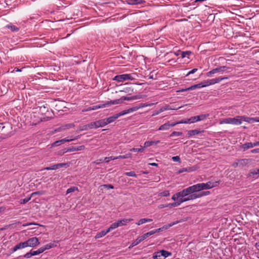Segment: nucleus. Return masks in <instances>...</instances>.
Masks as SVG:
<instances>
[{
    "label": "nucleus",
    "mask_w": 259,
    "mask_h": 259,
    "mask_svg": "<svg viewBox=\"0 0 259 259\" xmlns=\"http://www.w3.org/2000/svg\"><path fill=\"white\" fill-rule=\"evenodd\" d=\"M219 182H208L206 183H199L193 186H190L191 191H201L203 190H207L217 187L219 185Z\"/></svg>",
    "instance_id": "1"
},
{
    "label": "nucleus",
    "mask_w": 259,
    "mask_h": 259,
    "mask_svg": "<svg viewBox=\"0 0 259 259\" xmlns=\"http://www.w3.org/2000/svg\"><path fill=\"white\" fill-rule=\"evenodd\" d=\"M155 104L156 103H150V104L141 103V104H140L136 105L134 107H131L128 109L123 110V111H122V112L123 115H124L126 114L136 111L141 108L148 107V106H151L153 105H155Z\"/></svg>",
    "instance_id": "2"
},
{
    "label": "nucleus",
    "mask_w": 259,
    "mask_h": 259,
    "mask_svg": "<svg viewBox=\"0 0 259 259\" xmlns=\"http://www.w3.org/2000/svg\"><path fill=\"white\" fill-rule=\"evenodd\" d=\"M237 116L234 118H227L224 119L220 121L221 124H232L234 125H240L241 124V118Z\"/></svg>",
    "instance_id": "3"
},
{
    "label": "nucleus",
    "mask_w": 259,
    "mask_h": 259,
    "mask_svg": "<svg viewBox=\"0 0 259 259\" xmlns=\"http://www.w3.org/2000/svg\"><path fill=\"white\" fill-rule=\"evenodd\" d=\"M12 128L11 124L8 123H5L4 126H2L1 132L2 135V139H5L11 136Z\"/></svg>",
    "instance_id": "4"
},
{
    "label": "nucleus",
    "mask_w": 259,
    "mask_h": 259,
    "mask_svg": "<svg viewBox=\"0 0 259 259\" xmlns=\"http://www.w3.org/2000/svg\"><path fill=\"white\" fill-rule=\"evenodd\" d=\"M190 189L189 187L183 189L182 191L175 194L171 197V199L178 201V200L180 198H184L187 196L188 194L190 193Z\"/></svg>",
    "instance_id": "5"
},
{
    "label": "nucleus",
    "mask_w": 259,
    "mask_h": 259,
    "mask_svg": "<svg viewBox=\"0 0 259 259\" xmlns=\"http://www.w3.org/2000/svg\"><path fill=\"white\" fill-rule=\"evenodd\" d=\"M134 78L132 77L131 74H123L121 75H117L115 76L113 78V80L117 81L118 82H123L127 80H133Z\"/></svg>",
    "instance_id": "6"
},
{
    "label": "nucleus",
    "mask_w": 259,
    "mask_h": 259,
    "mask_svg": "<svg viewBox=\"0 0 259 259\" xmlns=\"http://www.w3.org/2000/svg\"><path fill=\"white\" fill-rule=\"evenodd\" d=\"M171 255L170 252L161 250L155 253L153 258L156 259H165L166 257Z\"/></svg>",
    "instance_id": "7"
},
{
    "label": "nucleus",
    "mask_w": 259,
    "mask_h": 259,
    "mask_svg": "<svg viewBox=\"0 0 259 259\" xmlns=\"http://www.w3.org/2000/svg\"><path fill=\"white\" fill-rule=\"evenodd\" d=\"M199 192L200 191L193 192L192 191H190V193L188 194L187 196L182 198L183 200H184V202L200 198L199 193H197V192Z\"/></svg>",
    "instance_id": "8"
},
{
    "label": "nucleus",
    "mask_w": 259,
    "mask_h": 259,
    "mask_svg": "<svg viewBox=\"0 0 259 259\" xmlns=\"http://www.w3.org/2000/svg\"><path fill=\"white\" fill-rule=\"evenodd\" d=\"M26 247H33L39 244V242L37 237H34L29 238L27 241H25Z\"/></svg>",
    "instance_id": "9"
},
{
    "label": "nucleus",
    "mask_w": 259,
    "mask_h": 259,
    "mask_svg": "<svg viewBox=\"0 0 259 259\" xmlns=\"http://www.w3.org/2000/svg\"><path fill=\"white\" fill-rule=\"evenodd\" d=\"M123 115L122 114V111H121L120 112L115 114L112 116H110L107 118L103 119L105 126L109 123L114 122L118 117Z\"/></svg>",
    "instance_id": "10"
},
{
    "label": "nucleus",
    "mask_w": 259,
    "mask_h": 259,
    "mask_svg": "<svg viewBox=\"0 0 259 259\" xmlns=\"http://www.w3.org/2000/svg\"><path fill=\"white\" fill-rule=\"evenodd\" d=\"M209 114H201L198 116H192L190 117V120L191 121V123H195L197 121H202L205 119L208 116Z\"/></svg>",
    "instance_id": "11"
},
{
    "label": "nucleus",
    "mask_w": 259,
    "mask_h": 259,
    "mask_svg": "<svg viewBox=\"0 0 259 259\" xmlns=\"http://www.w3.org/2000/svg\"><path fill=\"white\" fill-rule=\"evenodd\" d=\"M227 69H228V67H227L226 66H221L220 67L216 68L215 69L211 70L207 73V75L208 76H209L211 74H214L217 72H225L227 70Z\"/></svg>",
    "instance_id": "12"
},
{
    "label": "nucleus",
    "mask_w": 259,
    "mask_h": 259,
    "mask_svg": "<svg viewBox=\"0 0 259 259\" xmlns=\"http://www.w3.org/2000/svg\"><path fill=\"white\" fill-rule=\"evenodd\" d=\"M105 126L103 119H101L95 122H92L90 123L89 126L91 127L92 129L94 128H98L100 127H104Z\"/></svg>",
    "instance_id": "13"
},
{
    "label": "nucleus",
    "mask_w": 259,
    "mask_h": 259,
    "mask_svg": "<svg viewBox=\"0 0 259 259\" xmlns=\"http://www.w3.org/2000/svg\"><path fill=\"white\" fill-rule=\"evenodd\" d=\"M143 97H144L143 95H135V96H131V97L122 96L121 97V102L122 103L124 100L132 101V100H137V99H142V98H143Z\"/></svg>",
    "instance_id": "14"
},
{
    "label": "nucleus",
    "mask_w": 259,
    "mask_h": 259,
    "mask_svg": "<svg viewBox=\"0 0 259 259\" xmlns=\"http://www.w3.org/2000/svg\"><path fill=\"white\" fill-rule=\"evenodd\" d=\"M79 138V136H78L77 137H76V138H75L74 139L64 138V139H61L60 140L57 141L55 142L54 143H53L52 144V147L58 146V144H57V143H65V142H71V141H73L74 140L77 139Z\"/></svg>",
    "instance_id": "15"
},
{
    "label": "nucleus",
    "mask_w": 259,
    "mask_h": 259,
    "mask_svg": "<svg viewBox=\"0 0 259 259\" xmlns=\"http://www.w3.org/2000/svg\"><path fill=\"white\" fill-rule=\"evenodd\" d=\"M146 237L145 236V234L142 235L141 236H139L131 245L130 248L133 247L138 244H139L141 242L146 239Z\"/></svg>",
    "instance_id": "16"
},
{
    "label": "nucleus",
    "mask_w": 259,
    "mask_h": 259,
    "mask_svg": "<svg viewBox=\"0 0 259 259\" xmlns=\"http://www.w3.org/2000/svg\"><path fill=\"white\" fill-rule=\"evenodd\" d=\"M228 79V77H218V78H212L211 79H208V84H209V85H213L217 83L220 82V81H221L224 79Z\"/></svg>",
    "instance_id": "17"
},
{
    "label": "nucleus",
    "mask_w": 259,
    "mask_h": 259,
    "mask_svg": "<svg viewBox=\"0 0 259 259\" xmlns=\"http://www.w3.org/2000/svg\"><path fill=\"white\" fill-rule=\"evenodd\" d=\"M122 104L121 98L119 99H116L110 101H107L105 103H104L105 107L111 105H115V104Z\"/></svg>",
    "instance_id": "18"
},
{
    "label": "nucleus",
    "mask_w": 259,
    "mask_h": 259,
    "mask_svg": "<svg viewBox=\"0 0 259 259\" xmlns=\"http://www.w3.org/2000/svg\"><path fill=\"white\" fill-rule=\"evenodd\" d=\"M133 221L132 219H124L121 220H118L117 221V223L118 227L122 226H125L130 222Z\"/></svg>",
    "instance_id": "19"
},
{
    "label": "nucleus",
    "mask_w": 259,
    "mask_h": 259,
    "mask_svg": "<svg viewBox=\"0 0 259 259\" xmlns=\"http://www.w3.org/2000/svg\"><path fill=\"white\" fill-rule=\"evenodd\" d=\"M239 118H241V121H244L246 122H247L248 123H250L252 122H256V118H251V117H246L245 116H239Z\"/></svg>",
    "instance_id": "20"
},
{
    "label": "nucleus",
    "mask_w": 259,
    "mask_h": 259,
    "mask_svg": "<svg viewBox=\"0 0 259 259\" xmlns=\"http://www.w3.org/2000/svg\"><path fill=\"white\" fill-rule=\"evenodd\" d=\"M172 109L171 108H170L168 105H166L164 107H161L159 110L156 111L154 113L152 114V116H155L157 115L160 113L163 112L164 111L167 110H171Z\"/></svg>",
    "instance_id": "21"
},
{
    "label": "nucleus",
    "mask_w": 259,
    "mask_h": 259,
    "mask_svg": "<svg viewBox=\"0 0 259 259\" xmlns=\"http://www.w3.org/2000/svg\"><path fill=\"white\" fill-rule=\"evenodd\" d=\"M160 143V141H146L144 143V148H147L148 147H150L151 146H152L153 145H157L158 143Z\"/></svg>",
    "instance_id": "22"
},
{
    "label": "nucleus",
    "mask_w": 259,
    "mask_h": 259,
    "mask_svg": "<svg viewBox=\"0 0 259 259\" xmlns=\"http://www.w3.org/2000/svg\"><path fill=\"white\" fill-rule=\"evenodd\" d=\"M74 126V124H73V123L66 124L62 125V126L59 127L58 128V130H57V131H62V130H66V129H69V128L73 127Z\"/></svg>",
    "instance_id": "23"
},
{
    "label": "nucleus",
    "mask_w": 259,
    "mask_h": 259,
    "mask_svg": "<svg viewBox=\"0 0 259 259\" xmlns=\"http://www.w3.org/2000/svg\"><path fill=\"white\" fill-rule=\"evenodd\" d=\"M108 233H109V231L107 229L106 230H103L101 232L98 233L95 236V238L96 239L100 238L105 236Z\"/></svg>",
    "instance_id": "24"
},
{
    "label": "nucleus",
    "mask_w": 259,
    "mask_h": 259,
    "mask_svg": "<svg viewBox=\"0 0 259 259\" xmlns=\"http://www.w3.org/2000/svg\"><path fill=\"white\" fill-rule=\"evenodd\" d=\"M56 246V245L55 244V243H50L45 245L43 247H41V249H43V252H44L46 250L50 249V248H53Z\"/></svg>",
    "instance_id": "25"
},
{
    "label": "nucleus",
    "mask_w": 259,
    "mask_h": 259,
    "mask_svg": "<svg viewBox=\"0 0 259 259\" xmlns=\"http://www.w3.org/2000/svg\"><path fill=\"white\" fill-rule=\"evenodd\" d=\"M126 2L130 5L140 4L144 2L143 0H126Z\"/></svg>",
    "instance_id": "26"
},
{
    "label": "nucleus",
    "mask_w": 259,
    "mask_h": 259,
    "mask_svg": "<svg viewBox=\"0 0 259 259\" xmlns=\"http://www.w3.org/2000/svg\"><path fill=\"white\" fill-rule=\"evenodd\" d=\"M201 132L200 131L197 130H191L188 131V136L189 137H190L191 136L197 135L200 134Z\"/></svg>",
    "instance_id": "27"
},
{
    "label": "nucleus",
    "mask_w": 259,
    "mask_h": 259,
    "mask_svg": "<svg viewBox=\"0 0 259 259\" xmlns=\"http://www.w3.org/2000/svg\"><path fill=\"white\" fill-rule=\"evenodd\" d=\"M252 147H253L252 143H251V142L245 143V144H243L241 146V148L244 150V151H245V150H246L249 148H252Z\"/></svg>",
    "instance_id": "28"
},
{
    "label": "nucleus",
    "mask_w": 259,
    "mask_h": 259,
    "mask_svg": "<svg viewBox=\"0 0 259 259\" xmlns=\"http://www.w3.org/2000/svg\"><path fill=\"white\" fill-rule=\"evenodd\" d=\"M170 128V125H169V122H166L162 125H161L158 128L159 131H166L168 130Z\"/></svg>",
    "instance_id": "29"
},
{
    "label": "nucleus",
    "mask_w": 259,
    "mask_h": 259,
    "mask_svg": "<svg viewBox=\"0 0 259 259\" xmlns=\"http://www.w3.org/2000/svg\"><path fill=\"white\" fill-rule=\"evenodd\" d=\"M184 202V200H183L182 198H179V200H178V201H176L175 202L171 203L172 204V207H177L179 206L181 203Z\"/></svg>",
    "instance_id": "30"
},
{
    "label": "nucleus",
    "mask_w": 259,
    "mask_h": 259,
    "mask_svg": "<svg viewBox=\"0 0 259 259\" xmlns=\"http://www.w3.org/2000/svg\"><path fill=\"white\" fill-rule=\"evenodd\" d=\"M192 54V52L189 51L182 52L181 53V57L182 58H184L185 57H187L189 58L190 55Z\"/></svg>",
    "instance_id": "31"
},
{
    "label": "nucleus",
    "mask_w": 259,
    "mask_h": 259,
    "mask_svg": "<svg viewBox=\"0 0 259 259\" xmlns=\"http://www.w3.org/2000/svg\"><path fill=\"white\" fill-rule=\"evenodd\" d=\"M6 27H7L8 28L11 29V30L12 31H13V32L17 31L19 30V28L18 27H17L15 25H11V24L7 25L6 26Z\"/></svg>",
    "instance_id": "32"
},
{
    "label": "nucleus",
    "mask_w": 259,
    "mask_h": 259,
    "mask_svg": "<svg viewBox=\"0 0 259 259\" xmlns=\"http://www.w3.org/2000/svg\"><path fill=\"white\" fill-rule=\"evenodd\" d=\"M248 159H242L239 160V165L243 166L245 165H246L248 163Z\"/></svg>",
    "instance_id": "33"
},
{
    "label": "nucleus",
    "mask_w": 259,
    "mask_h": 259,
    "mask_svg": "<svg viewBox=\"0 0 259 259\" xmlns=\"http://www.w3.org/2000/svg\"><path fill=\"white\" fill-rule=\"evenodd\" d=\"M145 148L144 147H141L140 148H132L131 149H130V151H132V152H144V150H145Z\"/></svg>",
    "instance_id": "34"
},
{
    "label": "nucleus",
    "mask_w": 259,
    "mask_h": 259,
    "mask_svg": "<svg viewBox=\"0 0 259 259\" xmlns=\"http://www.w3.org/2000/svg\"><path fill=\"white\" fill-rule=\"evenodd\" d=\"M118 227V226L117 222H116L110 225V227L108 229H107V230H108V231L109 232L110 231H111V230H112L113 229H116V228H117Z\"/></svg>",
    "instance_id": "35"
},
{
    "label": "nucleus",
    "mask_w": 259,
    "mask_h": 259,
    "mask_svg": "<svg viewBox=\"0 0 259 259\" xmlns=\"http://www.w3.org/2000/svg\"><path fill=\"white\" fill-rule=\"evenodd\" d=\"M130 157H131V153H128V154H126L123 155H119L118 156L116 157V158H117V159H126V158H130Z\"/></svg>",
    "instance_id": "36"
},
{
    "label": "nucleus",
    "mask_w": 259,
    "mask_h": 259,
    "mask_svg": "<svg viewBox=\"0 0 259 259\" xmlns=\"http://www.w3.org/2000/svg\"><path fill=\"white\" fill-rule=\"evenodd\" d=\"M73 151H76L75 147H72L67 149H64L63 154H64L66 152H70Z\"/></svg>",
    "instance_id": "37"
},
{
    "label": "nucleus",
    "mask_w": 259,
    "mask_h": 259,
    "mask_svg": "<svg viewBox=\"0 0 259 259\" xmlns=\"http://www.w3.org/2000/svg\"><path fill=\"white\" fill-rule=\"evenodd\" d=\"M201 88H202V86L201 83L200 82L198 84H195V85L190 87L189 89H191V90H194L196 89H200Z\"/></svg>",
    "instance_id": "38"
},
{
    "label": "nucleus",
    "mask_w": 259,
    "mask_h": 259,
    "mask_svg": "<svg viewBox=\"0 0 259 259\" xmlns=\"http://www.w3.org/2000/svg\"><path fill=\"white\" fill-rule=\"evenodd\" d=\"M124 175L127 176H129V177H135V178L137 177V175L133 171H131L130 172H126L124 173Z\"/></svg>",
    "instance_id": "39"
},
{
    "label": "nucleus",
    "mask_w": 259,
    "mask_h": 259,
    "mask_svg": "<svg viewBox=\"0 0 259 259\" xmlns=\"http://www.w3.org/2000/svg\"><path fill=\"white\" fill-rule=\"evenodd\" d=\"M91 107V109H92V110H95L100 108H105V105L104 104H103L99 105L93 106Z\"/></svg>",
    "instance_id": "40"
},
{
    "label": "nucleus",
    "mask_w": 259,
    "mask_h": 259,
    "mask_svg": "<svg viewBox=\"0 0 259 259\" xmlns=\"http://www.w3.org/2000/svg\"><path fill=\"white\" fill-rule=\"evenodd\" d=\"M58 169L57 164H54L50 167H46L44 168L45 170H55Z\"/></svg>",
    "instance_id": "41"
},
{
    "label": "nucleus",
    "mask_w": 259,
    "mask_h": 259,
    "mask_svg": "<svg viewBox=\"0 0 259 259\" xmlns=\"http://www.w3.org/2000/svg\"><path fill=\"white\" fill-rule=\"evenodd\" d=\"M32 251V254L33 255H38L40 253L43 252V249H41V247L39 248L38 250L35 251Z\"/></svg>",
    "instance_id": "42"
},
{
    "label": "nucleus",
    "mask_w": 259,
    "mask_h": 259,
    "mask_svg": "<svg viewBox=\"0 0 259 259\" xmlns=\"http://www.w3.org/2000/svg\"><path fill=\"white\" fill-rule=\"evenodd\" d=\"M57 165H58V168H61L63 167H68L70 165H69V163H58Z\"/></svg>",
    "instance_id": "43"
},
{
    "label": "nucleus",
    "mask_w": 259,
    "mask_h": 259,
    "mask_svg": "<svg viewBox=\"0 0 259 259\" xmlns=\"http://www.w3.org/2000/svg\"><path fill=\"white\" fill-rule=\"evenodd\" d=\"M75 190H78V188L75 187H72L69 189H68L66 191V194H68L70 193L73 192Z\"/></svg>",
    "instance_id": "44"
},
{
    "label": "nucleus",
    "mask_w": 259,
    "mask_h": 259,
    "mask_svg": "<svg viewBox=\"0 0 259 259\" xmlns=\"http://www.w3.org/2000/svg\"><path fill=\"white\" fill-rule=\"evenodd\" d=\"M115 159H117V158H116V157H114V156H110V157H105L104 159V161L105 162H109L110 160H115Z\"/></svg>",
    "instance_id": "45"
},
{
    "label": "nucleus",
    "mask_w": 259,
    "mask_h": 259,
    "mask_svg": "<svg viewBox=\"0 0 259 259\" xmlns=\"http://www.w3.org/2000/svg\"><path fill=\"white\" fill-rule=\"evenodd\" d=\"M183 135L182 132H173L170 135V137H174V136H181Z\"/></svg>",
    "instance_id": "46"
},
{
    "label": "nucleus",
    "mask_w": 259,
    "mask_h": 259,
    "mask_svg": "<svg viewBox=\"0 0 259 259\" xmlns=\"http://www.w3.org/2000/svg\"><path fill=\"white\" fill-rule=\"evenodd\" d=\"M17 245L19 249L27 247L25 241L18 244Z\"/></svg>",
    "instance_id": "47"
},
{
    "label": "nucleus",
    "mask_w": 259,
    "mask_h": 259,
    "mask_svg": "<svg viewBox=\"0 0 259 259\" xmlns=\"http://www.w3.org/2000/svg\"><path fill=\"white\" fill-rule=\"evenodd\" d=\"M156 233V230H152L150 232H148L145 234V236L146 237V238H148L150 236Z\"/></svg>",
    "instance_id": "48"
},
{
    "label": "nucleus",
    "mask_w": 259,
    "mask_h": 259,
    "mask_svg": "<svg viewBox=\"0 0 259 259\" xmlns=\"http://www.w3.org/2000/svg\"><path fill=\"white\" fill-rule=\"evenodd\" d=\"M146 218L141 219L138 222L136 223V225L138 226L141 225L144 223H146Z\"/></svg>",
    "instance_id": "49"
},
{
    "label": "nucleus",
    "mask_w": 259,
    "mask_h": 259,
    "mask_svg": "<svg viewBox=\"0 0 259 259\" xmlns=\"http://www.w3.org/2000/svg\"><path fill=\"white\" fill-rule=\"evenodd\" d=\"M179 123H180V124H181V123H185V124H187V123H191V121L190 120V118H188V119H185V120H182L180 121H179Z\"/></svg>",
    "instance_id": "50"
},
{
    "label": "nucleus",
    "mask_w": 259,
    "mask_h": 259,
    "mask_svg": "<svg viewBox=\"0 0 259 259\" xmlns=\"http://www.w3.org/2000/svg\"><path fill=\"white\" fill-rule=\"evenodd\" d=\"M31 196H30V197H29L28 198H25L23 199H22L21 200V204L26 203L27 202H28L31 199Z\"/></svg>",
    "instance_id": "51"
},
{
    "label": "nucleus",
    "mask_w": 259,
    "mask_h": 259,
    "mask_svg": "<svg viewBox=\"0 0 259 259\" xmlns=\"http://www.w3.org/2000/svg\"><path fill=\"white\" fill-rule=\"evenodd\" d=\"M169 194V192L168 191H164L161 192L159 195L162 196H168Z\"/></svg>",
    "instance_id": "52"
},
{
    "label": "nucleus",
    "mask_w": 259,
    "mask_h": 259,
    "mask_svg": "<svg viewBox=\"0 0 259 259\" xmlns=\"http://www.w3.org/2000/svg\"><path fill=\"white\" fill-rule=\"evenodd\" d=\"M200 197H202L204 196H206L209 194L210 192L209 191L205 192H199Z\"/></svg>",
    "instance_id": "53"
},
{
    "label": "nucleus",
    "mask_w": 259,
    "mask_h": 259,
    "mask_svg": "<svg viewBox=\"0 0 259 259\" xmlns=\"http://www.w3.org/2000/svg\"><path fill=\"white\" fill-rule=\"evenodd\" d=\"M101 187H103L104 188H107V189H113L114 187L113 185L111 184H104L101 186Z\"/></svg>",
    "instance_id": "54"
},
{
    "label": "nucleus",
    "mask_w": 259,
    "mask_h": 259,
    "mask_svg": "<svg viewBox=\"0 0 259 259\" xmlns=\"http://www.w3.org/2000/svg\"><path fill=\"white\" fill-rule=\"evenodd\" d=\"M44 194V192L43 191H39L33 192L31 194V196L32 197L33 195H43Z\"/></svg>",
    "instance_id": "55"
},
{
    "label": "nucleus",
    "mask_w": 259,
    "mask_h": 259,
    "mask_svg": "<svg viewBox=\"0 0 259 259\" xmlns=\"http://www.w3.org/2000/svg\"><path fill=\"white\" fill-rule=\"evenodd\" d=\"M90 123L86 124L83 126L82 128H80L79 131L88 130L89 129H92L91 127L89 126Z\"/></svg>",
    "instance_id": "56"
},
{
    "label": "nucleus",
    "mask_w": 259,
    "mask_h": 259,
    "mask_svg": "<svg viewBox=\"0 0 259 259\" xmlns=\"http://www.w3.org/2000/svg\"><path fill=\"white\" fill-rule=\"evenodd\" d=\"M197 71V69L194 68V69H192V70L190 71L189 72H188L187 73V74L186 75V76H188L191 74H193V73H195Z\"/></svg>",
    "instance_id": "57"
},
{
    "label": "nucleus",
    "mask_w": 259,
    "mask_h": 259,
    "mask_svg": "<svg viewBox=\"0 0 259 259\" xmlns=\"http://www.w3.org/2000/svg\"><path fill=\"white\" fill-rule=\"evenodd\" d=\"M33 255L32 254V251H31L29 252L26 253L25 254H24V257L26 258H29L31 257Z\"/></svg>",
    "instance_id": "58"
},
{
    "label": "nucleus",
    "mask_w": 259,
    "mask_h": 259,
    "mask_svg": "<svg viewBox=\"0 0 259 259\" xmlns=\"http://www.w3.org/2000/svg\"><path fill=\"white\" fill-rule=\"evenodd\" d=\"M202 88L209 86L208 80H204L201 82Z\"/></svg>",
    "instance_id": "59"
},
{
    "label": "nucleus",
    "mask_w": 259,
    "mask_h": 259,
    "mask_svg": "<svg viewBox=\"0 0 259 259\" xmlns=\"http://www.w3.org/2000/svg\"><path fill=\"white\" fill-rule=\"evenodd\" d=\"M172 160L175 162H180V158L178 156L172 157Z\"/></svg>",
    "instance_id": "60"
},
{
    "label": "nucleus",
    "mask_w": 259,
    "mask_h": 259,
    "mask_svg": "<svg viewBox=\"0 0 259 259\" xmlns=\"http://www.w3.org/2000/svg\"><path fill=\"white\" fill-rule=\"evenodd\" d=\"M85 147L83 145L75 147L76 151H81L84 149Z\"/></svg>",
    "instance_id": "61"
},
{
    "label": "nucleus",
    "mask_w": 259,
    "mask_h": 259,
    "mask_svg": "<svg viewBox=\"0 0 259 259\" xmlns=\"http://www.w3.org/2000/svg\"><path fill=\"white\" fill-rule=\"evenodd\" d=\"M238 165H239V160H237V161L234 162L232 163V166L235 168L237 167Z\"/></svg>",
    "instance_id": "62"
},
{
    "label": "nucleus",
    "mask_w": 259,
    "mask_h": 259,
    "mask_svg": "<svg viewBox=\"0 0 259 259\" xmlns=\"http://www.w3.org/2000/svg\"><path fill=\"white\" fill-rule=\"evenodd\" d=\"M103 162V160L101 159H97V160L95 161L93 163L96 164H99L100 163Z\"/></svg>",
    "instance_id": "63"
},
{
    "label": "nucleus",
    "mask_w": 259,
    "mask_h": 259,
    "mask_svg": "<svg viewBox=\"0 0 259 259\" xmlns=\"http://www.w3.org/2000/svg\"><path fill=\"white\" fill-rule=\"evenodd\" d=\"M187 172L186 168H182L180 169L179 170L178 173L179 174H181V173H182V172Z\"/></svg>",
    "instance_id": "64"
}]
</instances>
